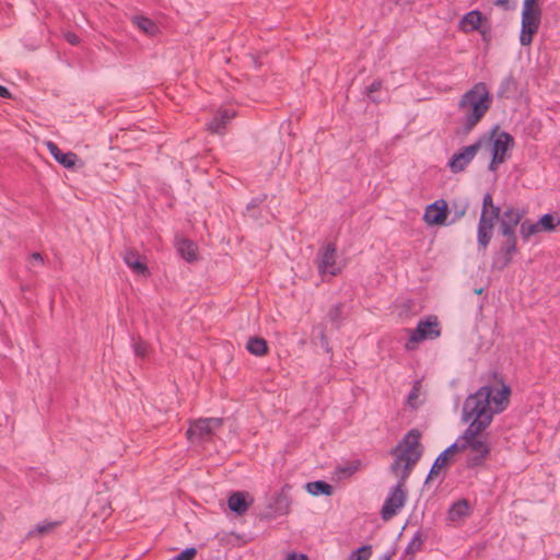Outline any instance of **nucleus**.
<instances>
[{"label":"nucleus","instance_id":"obj_6","mask_svg":"<svg viewBox=\"0 0 560 560\" xmlns=\"http://www.w3.org/2000/svg\"><path fill=\"white\" fill-rule=\"evenodd\" d=\"M222 423L223 420L221 418H200L190 421L186 431V438L192 444L209 441L213 435V431L220 428Z\"/></svg>","mask_w":560,"mask_h":560},{"label":"nucleus","instance_id":"obj_44","mask_svg":"<svg viewBox=\"0 0 560 560\" xmlns=\"http://www.w3.org/2000/svg\"><path fill=\"white\" fill-rule=\"evenodd\" d=\"M267 199V194H261L255 198H253L248 203H247V210H252L254 208H257L259 205H261L265 200Z\"/></svg>","mask_w":560,"mask_h":560},{"label":"nucleus","instance_id":"obj_49","mask_svg":"<svg viewBox=\"0 0 560 560\" xmlns=\"http://www.w3.org/2000/svg\"><path fill=\"white\" fill-rule=\"evenodd\" d=\"M285 560H308V557L304 553L291 552Z\"/></svg>","mask_w":560,"mask_h":560},{"label":"nucleus","instance_id":"obj_24","mask_svg":"<svg viewBox=\"0 0 560 560\" xmlns=\"http://www.w3.org/2000/svg\"><path fill=\"white\" fill-rule=\"evenodd\" d=\"M197 245L188 238H182L177 242V252L186 261L197 260Z\"/></svg>","mask_w":560,"mask_h":560},{"label":"nucleus","instance_id":"obj_36","mask_svg":"<svg viewBox=\"0 0 560 560\" xmlns=\"http://www.w3.org/2000/svg\"><path fill=\"white\" fill-rule=\"evenodd\" d=\"M372 555V547L370 545H364L357 550H353L349 560H369Z\"/></svg>","mask_w":560,"mask_h":560},{"label":"nucleus","instance_id":"obj_9","mask_svg":"<svg viewBox=\"0 0 560 560\" xmlns=\"http://www.w3.org/2000/svg\"><path fill=\"white\" fill-rule=\"evenodd\" d=\"M441 336L438 317L434 315L428 316L424 320H420L417 327L410 331L406 349H411L409 343H417L425 339H435Z\"/></svg>","mask_w":560,"mask_h":560},{"label":"nucleus","instance_id":"obj_25","mask_svg":"<svg viewBox=\"0 0 560 560\" xmlns=\"http://www.w3.org/2000/svg\"><path fill=\"white\" fill-rule=\"evenodd\" d=\"M517 252H518V248H511V247H505V246L501 245V248L497 253L495 258H494V262H493L494 267L498 268L499 270H503L511 264L513 256Z\"/></svg>","mask_w":560,"mask_h":560},{"label":"nucleus","instance_id":"obj_38","mask_svg":"<svg viewBox=\"0 0 560 560\" xmlns=\"http://www.w3.org/2000/svg\"><path fill=\"white\" fill-rule=\"evenodd\" d=\"M360 465V460H354L349 465L337 467V474L342 478L350 477L359 469Z\"/></svg>","mask_w":560,"mask_h":560},{"label":"nucleus","instance_id":"obj_7","mask_svg":"<svg viewBox=\"0 0 560 560\" xmlns=\"http://www.w3.org/2000/svg\"><path fill=\"white\" fill-rule=\"evenodd\" d=\"M407 500V491L405 489V483L397 482L394 486L385 499V502L381 510V517L383 521H389L393 518L398 511L404 506Z\"/></svg>","mask_w":560,"mask_h":560},{"label":"nucleus","instance_id":"obj_19","mask_svg":"<svg viewBox=\"0 0 560 560\" xmlns=\"http://www.w3.org/2000/svg\"><path fill=\"white\" fill-rule=\"evenodd\" d=\"M234 115V112H230L229 109H219L213 118L207 124V130L210 133L222 135L228 122L231 121Z\"/></svg>","mask_w":560,"mask_h":560},{"label":"nucleus","instance_id":"obj_28","mask_svg":"<svg viewBox=\"0 0 560 560\" xmlns=\"http://www.w3.org/2000/svg\"><path fill=\"white\" fill-rule=\"evenodd\" d=\"M246 349L249 353L261 357L268 352V345L261 337H250L247 341Z\"/></svg>","mask_w":560,"mask_h":560},{"label":"nucleus","instance_id":"obj_10","mask_svg":"<svg viewBox=\"0 0 560 560\" xmlns=\"http://www.w3.org/2000/svg\"><path fill=\"white\" fill-rule=\"evenodd\" d=\"M483 141L485 137L479 138L475 143L463 147L458 152L454 153L447 163L450 170L455 174L463 172L474 160Z\"/></svg>","mask_w":560,"mask_h":560},{"label":"nucleus","instance_id":"obj_46","mask_svg":"<svg viewBox=\"0 0 560 560\" xmlns=\"http://www.w3.org/2000/svg\"><path fill=\"white\" fill-rule=\"evenodd\" d=\"M63 38L72 46H77L80 44V37L73 32L63 33Z\"/></svg>","mask_w":560,"mask_h":560},{"label":"nucleus","instance_id":"obj_15","mask_svg":"<svg viewBox=\"0 0 560 560\" xmlns=\"http://www.w3.org/2000/svg\"><path fill=\"white\" fill-rule=\"evenodd\" d=\"M124 262L137 275L149 276V268L139 252L135 248H126L122 255Z\"/></svg>","mask_w":560,"mask_h":560},{"label":"nucleus","instance_id":"obj_29","mask_svg":"<svg viewBox=\"0 0 560 560\" xmlns=\"http://www.w3.org/2000/svg\"><path fill=\"white\" fill-rule=\"evenodd\" d=\"M135 25H137L145 34L153 36L158 32L156 24L149 18L138 15L132 19Z\"/></svg>","mask_w":560,"mask_h":560},{"label":"nucleus","instance_id":"obj_39","mask_svg":"<svg viewBox=\"0 0 560 560\" xmlns=\"http://www.w3.org/2000/svg\"><path fill=\"white\" fill-rule=\"evenodd\" d=\"M383 88L382 80H374L369 86L365 89V95L372 101L373 103H378L380 100L374 95L375 92H378Z\"/></svg>","mask_w":560,"mask_h":560},{"label":"nucleus","instance_id":"obj_23","mask_svg":"<svg viewBox=\"0 0 560 560\" xmlns=\"http://www.w3.org/2000/svg\"><path fill=\"white\" fill-rule=\"evenodd\" d=\"M482 20V13L479 10H472L463 16L459 24L464 32H472L480 28Z\"/></svg>","mask_w":560,"mask_h":560},{"label":"nucleus","instance_id":"obj_20","mask_svg":"<svg viewBox=\"0 0 560 560\" xmlns=\"http://www.w3.org/2000/svg\"><path fill=\"white\" fill-rule=\"evenodd\" d=\"M47 149L50 152L51 156L66 168H73L75 166L77 161L79 160L75 153L62 152L60 148L52 141L47 142Z\"/></svg>","mask_w":560,"mask_h":560},{"label":"nucleus","instance_id":"obj_3","mask_svg":"<svg viewBox=\"0 0 560 560\" xmlns=\"http://www.w3.org/2000/svg\"><path fill=\"white\" fill-rule=\"evenodd\" d=\"M493 388L490 385L481 386L475 394L469 395L463 405V420H479L490 424L493 418V410L490 406Z\"/></svg>","mask_w":560,"mask_h":560},{"label":"nucleus","instance_id":"obj_41","mask_svg":"<svg viewBox=\"0 0 560 560\" xmlns=\"http://www.w3.org/2000/svg\"><path fill=\"white\" fill-rule=\"evenodd\" d=\"M96 502L101 503L100 516L106 517V516L110 515L112 508H110V503H109V501L107 499H105V498H96L95 501L90 502L91 506L93 508V505Z\"/></svg>","mask_w":560,"mask_h":560},{"label":"nucleus","instance_id":"obj_17","mask_svg":"<svg viewBox=\"0 0 560 560\" xmlns=\"http://www.w3.org/2000/svg\"><path fill=\"white\" fill-rule=\"evenodd\" d=\"M290 489L291 487L289 485H284L281 488L280 492L275 497L273 504L271 505L273 513L268 515V517L282 516L290 513L292 503V500L288 494V490Z\"/></svg>","mask_w":560,"mask_h":560},{"label":"nucleus","instance_id":"obj_21","mask_svg":"<svg viewBox=\"0 0 560 560\" xmlns=\"http://www.w3.org/2000/svg\"><path fill=\"white\" fill-rule=\"evenodd\" d=\"M470 514V503L467 499H459L454 502L447 511V520L451 522L462 521Z\"/></svg>","mask_w":560,"mask_h":560},{"label":"nucleus","instance_id":"obj_33","mask_svg":"<svg viewBox=\"0 0 560 560\" xmlns=\"http://www.w3.org/2000/svg\"><path fill=\"white\" fill-rule=\"evenodd\" d=\"M514 90H516V81L512 75H508L500 83L498 96L509 97V94Z\"/></svg>","mask_w":560,"mask_h":560},{"label":"nucleus","instance_id":"obj_31","mask_svg":"<svg viewBox=\"0 0 560 560\" xmlns=\"http://www.w3.org/2000/svg\"><path fill=\"white\" fill-rule=\"evenodd\" d=\"M538 232H541L538 222L533 223L529 220L522 221L520 233L525 242H527L532 235Z\"/></svg>","mask_w":560,"mask_h":560},{"label":"nucleus","instance_id":"obj_5","mask_svg":"<svg viewBox=\"0 0 560 560\" xmlns=\"http://www.w3.org/2000/svg\"><path fill=\"white\" fill-rule=\"evenodd\" d=\"M541 23L540 7L523 5L520 43L523 46H529L534 35L538 32Z\"/></svg>","mask_w":560,"mask_h":560},{"label":"nucleus","instance_id":"obj_18","mask_svg":"<svg viewBox=\"0 0 560 560\" xmlns=\"http://www.w3.org/2000/svg\"><path fill=\"white\" fill-rule=\"evenodd\" d=\"M460 452L456 444H451L447 448H445L440 455L435 458L433 465L430 468V471L427 476L425 482H429L431 479L436 477L440 471L448 466L450 458L452 454Z\"/></svg>","mask_w":560,"mask_h":560},{"label":"nucleus","instance_id":"obj_16","mask_svg":"<svg viewBox=\"0 0 560 560\" xmlns=\"http://www.w3.org/2000/svg\"><path fill=\"white\" fill-rule=\"evenodd\" d=\"M514 144L513 137L506 132L501 131L492 143V155H494V162H504L505 154L510 147Z\"/></svg>","mask_w":560,"mask_h":560},{"label":"nucleus","instance_id":"obj_22","mask_svg":"<svg viewBox=\"0 0 560 560\" xmlns=\"http://www.w3.org/2000/svg\"><path fill=\"white\" fill-rule=\"evenodd\" d=\"M247 495L248 493L243 491L233 492L228 499L229 509L237 515H243L248 510Z\"/></svg>","mask_w":560,"mask_h":560},{"label":"nucleus","instance_id":"obj_8","mask_svg":"<svg viewBox=\"0 0 560 560\" xmlns=\"http://www.w3.org/2000/svg\"><path fill=\"white\" fill-rule=\"evenodd\" d=\"M337 247L334 243H328L318 250L316 266L320 276H337L341 268L337 265Z\"/></svg>","mask_w":560,"mask_h":560},{"label":"nucleus","instance_id":"obj_40","mask_svg":"<svg viewBox=\"0 0 560 560\" xmlns=\"http://www.w3.org/2000/svg\"><path fill=\"white\" fill-rule=\"evenodd\" d=\"M316 329L318 330V339H319V342H320V346L322 348L326 351V352H330L331 351V348L329 347V340H328V337L326 335V326H324L323 324L318 325L316 327Z\"/></svg>","mask_w":560,"mask_h":560},{"label":"nucleus","instance_id":"obj_1","mask_svg":"<svg viewBox=\"0 0 560 560\" xmlns=\"http://www.w3.org/2000/svg\"><path fill=\"white\" fill-rule=\"evenodd\" d=\"M493 102V96L485 82H478L465 92L458 101L463 133H469L485 117Z\"/></svg>","mask_w":560,"mask_h":560},{"label":"nucleus","instance_id":"obj_37","mask_svg":"<svg viewBox=\"0 0 560 560\" xmlns=\"http://www.w3.org/2000/svg\"><path fill=\"white\" fill-rule=\"evenodd\" d=\"M468 209V205L465 202H453L452 203V211L454 213L452 220L448 222V224H453L456 221L460 220L466 211Z\"/></svg>","mask_w":560,"mask_h":560},{"label":"nucleus","instance_id":"obj_27","mask_svg":"<svg viewBox=\"0 0 560 560\" xmlns=\"http://www.w3.org/2000/svg\"><path fill=\"white\" fill-rule=\"evenodd\" d=\"M511 396V388L509 385L503 384L502 388L494 395H491V400L494 404V411L502 412L509 405Z\"/></svg>","mask_w":560,"mask_h":560},{"label":"nucleus","instance_id":"obj_43","mask_svg":"<svg viewBox=\"0 0 560 560\" xmlns=\"http://www.w3.org/2000/svg\"><path fill=\"white\" fill-rule=\"evenodd\" d=\"M57 525H59V522H49L45 524H38L35 528V530L38 534H47L51 532Z\"/></svg>","mask_w":560,"mask_h":560},{"label":"nucleus","instance_id":"obj_4","mask_svg":"<svg viewBox=\"0 0 560 560\" xmlns=\"http://www.w3.org/2000/svg\"><path fill=\"white\" fill-rule=\"evenodd\" d=\"M501 214V208L493 203L490 192H487L482 199L481 214L477 230V242L480 247L486 249L492 238L494 222Z\"/></svg>","mask_w":560,"mask_h":560},{"label":"nucleus","instance_id":"obj_32","mask_svg":"<svg viewBox=\"0 0 560 560\" xmlns=\"http://www.w3.org/2000/svg\"><path fill=\"white\" fill-rule=\"evenodd\" d=\"M342 310H343V304L342 303H337L335 305H332L328 313H327V317L329 319V322L338 329L342 323Z\"/></svg>","mask_w":560,"mask_h":560},{"label":"nucleus","instance_id":"obj_47","mask_svg":"<svg viewBox=\"0 0 560 560\" xmlns=\"http://www.w3.org/2000/svg\"><path fill=\"white\" fill-rule=\"evenodd\" d=\"M28 260L32 266H43L44 265V257L42 256V254H39L37 252L32 253L28 257Z\"/></svg>","mask_w":560,"mask_h":560},{"label":"nucleus","instance_id":"obj_34","mask_svg":"<svg viewBox=\"0 0 560 560\" xmlns=\"http://www.w3.org/2000/svg\"><path fill=\"white\" fill-rule=\"evenodd\" d=\"M132 349L136 357L144 359L149 352V345L140 337H132Z\"/></svg>","mask_w":560,"mask_h":560},{"label":"nucleus","instance_id":"obj_13","mask_svg":"<svg viewBox=\"0 0 560 560\" xmlns=\"http://www.w3.org/2000/svg\"><path fill=\"white\" fill-rule=\"evenodd\" d=\"M448 206L444 199L430 203L424 211L423 220L429 225H445L448 215Z\"/></svg>","mask_w":560,"mask_h":560},{"label":"nucleus","instance_id":"obj_26","mask_svg":"<svg viewBox=\"0 0 560 560\" xmlns=\"http://www.w3.org/2000/svg\"><path fill=\"white\" fill-rule=\"evenodd\" d=\"M306 491L312 495L329 497L334 493V487L324 480L311 481L305 485Z\"/></svg>","mask_w":560,"mask_h":560},{"label":"nucleus","instance_id":"obj_35","mask_svg":"<svg viewBox=\"0 0 560 560\" xmlns=\"http://www.w3.org/2000/svg\"><path fill=\"white\" fill-rule=\"evenodd\" d=\"M423 541H424V538H423L422 534L420 532H417L413 535V537L411 538V540L409 541V544L407 545L405 552L407 555H413V553L420 551L422 548Z\"/></svg>","mask_w":560,"mask_h":560},{"label":"nucleus","instance_id":"obj_45","mask_svg":"<svg viewBox=\"0 0 560 560\" xmlns=\"http://www.w3.org/2000/svg\"><path fill=\"white\" fill-rule=\"evenodd\" d=\"M503 236L505 237V241L503 242L502 246L517 248L516 233H512L511 235H503Z\"/></svg>","mask_w":560,"mask_h":560},{"label":"nucleus","instance_id":"obj_42","mask_svg":"<svg viewBox=\"0 0 560 560\" xmlns=\"http://www.w3.org/2000/svg\"><path fill=\"white\" fill-rule=\"evenodd\" d=\"M197 555L195 547H189L179 552L173 560H194Z\"/></svg>","mask_w":560,"mask_h":560},{"label":"nucleus","instance_id":"obj_14","mask_svg":"<svg viewBox=\"0 0 560 560\" xmlns=\"http://www.w3.org/2000/svg\"><path fill=\"white\" fill-rule=\"evenodd\" d=\"M470 423L463 432V434L454 442L460 452L466 451V445L480 440L482 438L481 433L490 425L481 422L479 420H469Z\"/></svg>","mask_w":560,"mask_h":560},{"label":"nucleus","instance_id":"obj_54","mask_svg":"<svg viewBox=\"0 0 560 560\" xmlns=\"http://www.w3.org/2000/svg\"><path fill=\"white\" fill-rule=\"evenodd\" d=\"M523 5L539 7V4L537 3V0H524Z\"/></svg>","mask_w":560,"mask_h":560},{"label":"nucleus","instance_id":"obj_48","mask_svg":"<svg viewBox=\"0 0 560 560\" xmlns=\"http://www.w3.org/2000/svg\"><path fill=\"white\" fill-rule=\"evenodd\" d=\"M418 397H419V389L417 387H413L408 395V404L410 406L415 407V405L412 404V400L418 399Z\"/></svg>","mask_w":560,"mask_h":560},{"label":"nucleus","instance_id":"obj_12","mask_svg":"<svg viewBox=\"0 0 560 560\" xmlns=\"http://www.w3.org/2000/svg\"><path fill=\"white\" fill-rule=\"evenodd\" d=\"M466 450L470 451V454L466 458V465L468 468H475L483 465L491 452L489 443L483 438L467 444Z\"/></svg>","mask_w":560,"mask_h":560},{"label":"nucleus","instance_id":"obj_51","mask_svg":"<svg viewBox=\"0 0 560 560\" xmlns=\"http://www.w3.org/2000/svg\"><path fill=\"white\" fill-rule=\"evenodd\" d=\"M0 96L3 97V98H11L12 94L9 91L8 88H5L4 85L0 84Z\"/></svg>","mask_w":560,"mask_h":560},{"label":"nucleus","instance_id":"obj_52","mask_svg":"<svg viewBox=\"0 0 560 560\" xmlns=\"http://www.w3.org/2000/svg\"><path fill=\"white\" fill-rule=\"evenodd\" d=\"M395 555V551H388L384 553L378 560H392L393 556Z\"/></svg>","mask_w":560,"mask_h":560},{"label":"nucleus","instance_id":"obj_11","mask_svg":"<svg viewBox=\"0 0 560 560\" xmlns=\"http://www.w3.org/2000/svg\"><path fill=\"white\" fill-rule=\"evenodd\" d=\"M526 211L520 208L508 207L501 211L497 221H499V232L501 235H511L515 233L516 226L522 223V219Z\"/></svg>","mask_w":560,"mask_h":560},{"label":"nucleus","instance_id":"obj_2","mask_svg":"<svg viewBox=\"0 0 560 560\" xmlns=\"http://www.w3.org/2000/svg\"><path fill=\"white\" fill-rule=\"evenodd\" d=\"M421 433L418 429L408 431L392 454L400 451L389 466L392 474L399 476L398 482L406 483L412 468L422 455Z\"/></svg>","mask_w":560,"mask_h":560},{"label":"nucleus","instance_id":"obj_50","mask_svg":"<svg viewBox=\"0 0 560 560\" xmlns=\"http://www.w3.org/2000/svg\"><path fill=\"white\" fill-rule=\"evenodd\" d=\"M495 5L504 9L510 10L512 9V5L510 4V0H494Z\"/></svg>","mask_w":560,"mask_h":560},{"label":"nucleus","instance_id":"obj_30","mask_svg":"<svg viewBox=\"0 0 560 560\" xmlns=\"http://www.w3.org/2000/svg\"><path fill=\"white\" fill-rule=\"evenodd\" d=\"M537 222L541 231L551 232L560 224V219L555 214L546 213Z\"/></svg>","mask_w":560,"mask_h":560},{"label":"nucleus","instance_id":"obj_53","mask_svg":"<svg viewBox=\"0 0 560 560\" xmlns=\"http://www.w3.org/2000/svg\"><path fill=\"white\" fill-rule=\"evenodd\" d=\"M501 163L502 162H494V155H492L491 162L489 163V170L494 171L497 168V165Z\"/></svg>","mask_w":560,"mask_h":560}]
</instances>
